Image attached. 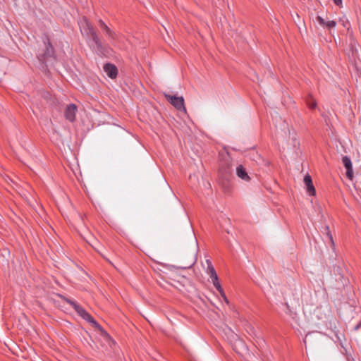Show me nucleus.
Here are the masks:
<instances>
[{
    "mask_svg": "<svg viewBox=\"0 0 361 361\" xmlns=\"http://www.w3.org/2000/svg\"><path fill=\"white\" fill-rule=\"evenodd\" d=\"M104 71L111 79L116 78L118 75V69L116 66L111 63L105 64L104 66Z\"/></svg>",
    "mask_w": 361,
    "mask_h": 361,
    "instance_id": "6",
    "label": "nucleus"
},
{
    "mask_svg": "<svg viewBox=\"0 0 361 361\" xmlns=\"http://www.w3.org/2000/svg\"><path fill=\"white\" fill-rule=\"evenodd\" d=\"M63 299L68 304H69L74 309V310L78 313V314L79 316H80L82 319H84L87 322L92 324L94 326H99V324L94 319V318L82 307H81L75 301H74L70 298H67L66 297H63Z\"/></svg>",
    "mask_w": 361,
    "mask_h": 361,
    "instance_id": "3",
    "label": "nucleus"
},
{
    "mask_svg": "<svg viewBox=\"0 0 361 361\" xmlns=\"http://www.w3.org/2000/svg\"><path fill=\"white\" fill-rule=\"evenodd\" d=\"M334 4L337 6H341L342 0H333Z\"/></svg>",
    "mask_w": 361,
    "mask_h": 361,
    "instance_id": "22",
    "label": "nucleus"
},
{
    "mask_svg": "<svg viewBox=\"0 0 361 361\" xmlns=\"http://www.w3.org/2000/svg\"><path fill=\"white\" fill-rule=\"evenodd\" d=\"M307 336L308 335L306 336L305 338H307ZM304 343H306V339H305Z\"/></svg>",
    "mask_w": 361,
    "mask_h": 361,
    "instance_id": "23",
    "label": "nucleus"
},
{
    "mask_svg": "<svg viewBox=\"0 0 361 361\" xmlns=\"http://www.w3.org/2000/svg\"><path fill=\"white\" fill-rule=\"evenodd\" d=\"M307 104L308 106L311 109H314L317 105L315 101L313 99H309L307 101Z\"/></svg>",
    "mask_w": 361,
    "mask_h": 361,
    "instance_id": "17",
    "label": "nucleus"
},
{
    "mask_svg": "<svg viewBox=\"0 0 361 361\" xmlns=\"http://www.w3.org/2000/svg\"><path fill=\"white\" fill-rule=\"evenodd\" d=\"M340 22L341 23L342 25L344 27H346L348 30H349V25H350V23H349V20H348V18L345 16L342 17L341 19H340Z\"/></svg>",
    "mask_w": 361,
    "mask_h": 361,
    "instance_id": "15",
    "label": "nucleus"
},
{
    "mask_svg": "<svg viewBox=\"0 0 361 361\" xmlns=\"http://www.w3.org/2000/svg\"><path fill=\"white\" fill-rule=\"evenodd\" d=\"M195 257H193L192 258V259L190 260L188 266L185 267V268H190V267H192L195 264Z\"/></svg>",
    "mask_w": 361,
    "mask_h": 361,
    "instance_id": "20",
    "label": "nucleus"
},
{
    "mask_svg": "<svg viewBox=\"0 0 361 361\" xmlns=\"http://www.w3.org/2000/svg\"><path fill=\"white\" fill-rule=\"evenodd\" d=\"M78 111L77 106L74 104H68L64 111V116L66 120L73 122L75 120V115Z\"/></svg>",
    "mask_w": 361,
    "mask_h": 361,
    "instance_id": "5",
    "label": "nucleus"
},
{
    "mask_svg": "<svg viewBox=\"0 0 361 361\" xmlns=\"http://www.w3.org/2000/svg\"><path fill=\"white\" fill-rule=\"evenodd\" d=\"M207 264V274L210 276V278L212 279L214 277L218 276L214 267L212 266L211 262L209 260L206 261Z\"/></svg>",
    "mask_w": 361,
    "mask_h": 361,
    "instance_id": "11",
    "label": "nucleus"
},
{
    "mask_svg": "<svg viewBox=\"0 0 361 361\" xmlns=\"http://www.w3.org/2000/svg\"><path fill=\"white\" fill-rule=\"evenodd\" d=\"M304 183H305V185H310V184L312 183V178H311L310 176L306 175L305 176V178H304Z\"/></svg>",
    "mask_w": 361,
    "mask_h": 361,
    "instance_id": "18",
    "label": "nucleus"
},
{
    "mask_svg": "<svg viewBox=\"0 0 361 361\" xmlns=\"http://www.w3.org/2000/svg\"><path fill=\"white\" fill-rule=\"evenodd\" d=\"M212 279V282L213 283V285L214 286V287L216 288V290L219 291V293H220L221 296L224 298V301L226 302V303H228V300L224 292V290L223 288H221L219 282V279H218V276H216V277H214Z\"/></svg>",
    "mask_w": 361,
    "mask_h": 361,
    "instance_id": "9",
    "label": "nucleus"
},
{
    "mask_svg": "<svg viewBox=\"0 0 361 361\" xmlns=\"http://www.w3.org/2000/svg\"><path fill=\"white\" fill-rule=\"evenodd\" d=\"M99 25L104 32H106L109 29V27L106 25V23L102 20H99Z\"/></svg>",
    "mask_w": 361,
    "mask_h": 361,
    "instance_id": "16",
    "label": "nucleus"
},
{
    "mask_svg": "<svg viewBox=\"0 0 361 361\" xmlns=\"http://www.w3.org/2000/svg\"><path fill=\"white\" fill-rule=\"evenodd\" d=\"M290 304L292 306V307H296L298 306H300V300L298 298L297 300H294V301H290Z\"/></svg>",
    "mask_w": 361,
    "mask_h": 361,
    "instance_id": "19",
    "label": "nucleus"
},
{
    "mask_svg": "<svg viewBox=\"0 0 361 361\" xmlns=\"http://www.w3.org/2000/svg\"><path fill=\"white\" fill-rule=\"evenodd\" d=\"M306 186V188H307V192L310 195H314L315 193H316V190H315V188L313 185L312 183L310 184V185H305Z\"/></svg>",
    "mask_w": 361,
    "mask_h": 361,
    "instance_id": "14",
    "label": "nucleus"
},
{
    "mask_svg": "<svg viewBox=\"0 0 361 361\" xmlns=\"http://www.w3.org/2000/svg\"><path fill=\"white\" fill-rule=\"evenodd\" d=\"M342 163L346 169V176L350 180H352L353 178V171L350 159L348 157L345 156L342 159Z\"/></svg>",
    "mask_w": 361,
    "mask_h": 361,
    "instance_id": "7",
    "label": "nucleus"
},
{
    "mask_svg": "<svg viewBox=\"0 0 361 361\" xmlns=\"http://www.w3.org/2000/svg\"><path fill=\"white\" fill-rule=\"evenodd\" d=\"M81 32H84L87 35L90 36L93 42V47L99 52H102L103 46L99 39L94 28L89 23L86 18H83L82 21L80 24Z\"/></svg>",
    "mask_w": 361,
    "mask_h": 361,
    "instance_id": "1",
    "label": "nucleus"
},
{
    "mask_svg": "<svg viewBox=\"0 0 361 361\" xmlns=\"http://www.w3.org/2000/svg\"><path fill=\"white\" fill-rule=\"evenodd\" d=\"M168 101L179 111L186 114V109L184 105V99L182 97L171 96L164 94Z\"/></svg>",
    "mask_w": 361,
    "mask_h": 361,
    "instance_id": "4",
    "label": "nucleus"
},
{
    "mask_svg": "<svg viewBox=\"0 0 361 361\" xmlns=\"http://www.w3.org/2000/svg\"><path fill=\"white\" fill-rule=\"evenodd\" d=\"M236 174L243 180L249 181L250 180V178L248 176L245 169L242 165H239L236 168Z\"/></svg>",
    "mask_w": 361,
    "mask_h": 361,
    "instance_id": "10",
    "label": "nucleus"
},
{
    "mask_svg": "<svg viewBox=\"0 0 361 361\" xmlns=\"http://www.w3.org/2000/svg\"><path fill=\"white\" fill-rule=\"evenodd\" d=\"M316 20L321 26L326 27L329 29L334 28L336 25V21H334V20L326 21L324 18H322L321 16H317Z\"/></svg>",
    "mask_w": 361,
    "mask_h": 361,
    "instance_id": "8",
    "label": "nucleus"
},
{
    "mask_svg": "<svg viewBox=\"0 0 361 361\" xmlns=\"http://www.w3.org/2000/svg\"><path fill=\"white\" fill-rule=\"evenodd\" d=\"M105 33L108 36V37L112 41L115 42L118 39V35L110 28Z\"/></svg>",
    "mask_w": 361,
    "mask_h": 361,
    "instance_id": "13",
    "label": "nucleus"
},
{
    "mask_svg": "<svg viewBox=\"0 0 361 361\" xmlns=\"http://www.w3.org/2000/svg\"><path fill=\"white\" fill-rule=\"evenodd\" d=\"M322 233L327 236V238H329L331 245H334V240H333V236H332V235L331 233L329 227L328 226H325L323 228Z\"/></svg>",
    "mask_w": 361,
    "mask_h": 361,
    "instance_id": "12",
    "label": "nucleus"
},
{
    "mask_svg": "<svg viewBox=\"0 0 361 361\" xmlns=\"http://www.w3.org/2000/svg\"><path fill=\"white\" fill-rule=\"evenodd\" d=\"M164 187L165 188L169 190V192L171 193V195H173V192H171L170 188L169 187L168 184L164 181Z\"/></svg>",
    "mask_w": 361,
    "mask_h": 361,
    "instance_id": "21",
    "label": "nucleus"
},
{
    "mask_svg": "<svg viewBox=\"0 0 361 361\" xmlns=\"http://www.w3.org/2000/svg\"><path fill=\"white\" fill-rule=\"evenodd\" d=\"M44 49L42 53L39 52L37 57L39 61L43 65V68H47L49 61L55 59L54 49L47 37H46V40L44 41Z\"/></svg>",
    "mask_w": 361,
    "mask_h": 361,
    "instance_id": "2",
    "label": "nucleus"
}]
</instances>
